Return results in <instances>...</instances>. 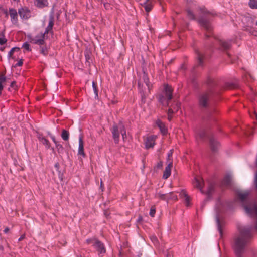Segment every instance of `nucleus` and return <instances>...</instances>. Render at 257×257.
Segmentation results:
<instances>
[{
  "label": "nucleus",
  "mask_w": 257,
  "mask_h": 257,
  "mask_svg": "<svg viewBox=\"0 0 257 257\" xmlns=\"http://www.w3.org/2000/svg\"><path fill=\"white\" fill-rule=\"evenodd\" d=\"M41 51V53L45 55L47 54L46 50L43 48H42Z\"/></svg>",
  "instance_id": "obj_38"
},
{
  "label": "nucleus",
  "mask_w": 257,
  "mask_h": 257,
  "mask_svg": "<svg viewBox=\"0 0 257 257\" xmlns=\"http://www.w3.org/2000/svg\"><path fill=\"white\" fill-rule=\"evenodd\" d=\"M145 83L146 84V85L149 87V85H148V80H147V78H145Z\"/></svg>",
  "instance_id": "obj_40"
},
{
  "label": "nucleus",
  "mask_w": 257,
  "mask_h": 257,
  "mask_svg": "<svg viewBox=\"0 0 257 257\" xmlns=\"http://www.w3.org/2000/svg\"><path fill=\"white\" fill-rule=\"evenodd\" d=\"M35 4L38 7L43 8L47 6L48 3L47 0H36Z\"/></svg>",
  "instance_id": "obj_19"
},
{
  "label": "nucleus",
  "mask_w": 257,
  "mask_h": 257,
  "mask_svg": "<svg viewBox=\"0 0 257 257\" xmlns=\"http://www.w3.org/2000/svg\"><path fill=\"white\" fill-rule=\"evenodd\" d=\"M104 6L106 9L108 10L111 8L110 5L108 3L104 4Z\"/></svg>",
  "instance_id": "obj_37"
},
{
  "label": "nucleus",
  "mask_w": 257,
  "mask_h": 257,
  "mask_svg": "<svg viewBox=\"0 0 257 257\" xmlns=\"http://www.w3.org/2000/svg\"><path fill=\"white\" fill-rule=\"evenodd\" d=\"M23 63V60L22 59H21L19 60L18 63L16 64L15 66H21L22 65Z\"/></svg>",
  "instance_id": "obj_34"
},
{
  "label": "nucleus",
  "mask_w": 257,
  "mask_h": 257,
  "mask_svg": "<svg viewBox=\"0 0 257 257\" xmlns=\"http://www.w3.org/2000/svg\"><path fill=\"white\" fill-rule=\"evenodd\" d=\"M172 152H171V151H170V152L168 154V160H169V161H168V162H169V161H172L171 160V159H170V157H172Z\"/></svg>",
  "instance_id": "obj_39"
},
{
  "label": "nucleus",
  "mask_w": 257,
  "mask_h": 257,
  "mask_svg": "<svg viewBox=\"0 0 257 257\" xmlns=\"http://www.w3.org/2000/svg\"><path fill=\"white\" fill-rule=\"evenodd\" d=\"M78 154L82 156L83 157H85V153L84 150V143L82 137H80L79 138V147Z\"/></svg>",
  "instance_id": "obj_9"
},
{
  "label": "nucleus",
  "mask_w": 257,
  "mask_h": 257,
  "mask_svg": "<svg viewBox=\"0 0 257 257\" xmlns=\"http://www.w3.org/2000/svg\"><path fill=\"white\" fill-rule=\"evenodd\" d=\"M138 85H139V87H140V84L139 83H138Z\"/></svg>",
  "instance_id": "obj_44"
},
{
  "label": "nucleus",
  "mask_w": 257,
  "mask_h": 257,
  "mask_svg": "<svg viewBox=\"0 0 257 257\" xmlns=\"http://www.w3.org/2000/svg\"><path fill=\"white\" fill-rule=\"evenodd\" d=\"M6 81V77L4 75L0 76V83L2 84Z\"/></svg>",
  "instance_id": "obj_33"
},
{
  "label": "nucleus",
  "mask_w": 257,
  "mask_h": 257,
  "mask_svg": "<svg viewBox=\"0 0 257 257\" xmlns=\"http://www.w3.org/2000/svg\"><path fill=\"white\" fill-rule=\"evenodd\" d=\"M210 193V190H209V191H208V193Z\"/></svg>",
  "instance_id": "obj_45"
},
{
  "label": "nucleus",
  "mask_w": 257,
  "mask_h": 257,
  "mask_svg": "<svg viewBox=\"0 0 257 257\" xmlns=\"http://www.w3.org/2000/svg\"><path fill=\"white\" fill-rule=\"evenodd\" d=\"M179 108H180V104L176 103V106L173 109L170 108L169 109L168 113V119L169 121H170L172 118L171 115L172 114H173L174 112L178 111Z\"/></svg>",
  "instance_id": "obj_14"
},
{
  "label": "nucleus",
  "mask_w": 257,
  "mask_h": 257,
  "mask_svg": "<svg viewBox=\"0 0 257 257\" xmlns=\"http://www.w3.org/2000/svg\"><path fill=\"white\" fill-rule=\"evenodd\" d=\"M254 187L255 190H257V171L256 172L254 176Z\"/></svg>",
  "instance_id": "obj_30"
},
{
  "label": "nucleus",
  "mask_w": 257,
  "mask_h": 257,
  "mask_svg": "<svg viewBox=\"0 0 257 257\" xmlns=\"http://www.w3.org/2000/svg\"><path fill=\"white\" fill-rule=\"evenodd\" d=\"M14 1H18V0H14Z\"/></svg>",
  "instance_id": "obj_46"
},
{
  "label": "nucleus",
  "mask_w": 257,
  "mask_h": 257,
  "mask_svg": "<svg viewBox=\"0 0 257 257\" xmlns=\"http://www.w3.org/2000/svg\"><path fill=\"white\" fill-rule=\"evenodd\" d=\"M112 133L115 143H118L120 133H121L123 139H124V138H126V131L124 125L121 123H119L116 125H114L112 131Z\"/></svg>",
  "instance_id": "obj_3"
},
{
  "label": "nucleus",
  "mask_w": 257,
  "mask_h": 257,
  "mask_svg": "<svg viewBox=\"0 0 257 257\" xmlns=\"http://www.w3.org/2000/svg\"><path fill=\"white\" fill-rule=\"evenodd\" d=\"M187 16L189 19H194V15L193 14V13L191 10H188L187 11Z\"/></svg>",
  "instance_id": "obj_28"
},
{
  "label": "nucleus",
  "mask_w": 257,
  "mask_h": 257,
  "mask_svg": "<svg viewBox=\"0 0 257 257\" xmlns=\"http://www.w3.org/2000/svg\"><path fill=\"white\" fill-rule=\"evenodd\" d=\"M216 222H217V223L218 230L220 232V235H222V229L221 228L219 218L218 217L216 218Z\"/></svg>",
  "instance_id": "obj_26"
},
{
  "label": "nucleus",
  "mask_w": 257,
  "mask_h": 257,
  "mask_svg": "<svg viewBox=\"0 0 257 257\" xmlns=\"http://www.w3.org/2000/svg\"><path fill=\"white\" fill-rule=\"evenodd\" d=\"M146 11L148 13L152 8V0H147L143 4Z\"/></svg>",
  "instance_id": "obj_17"
},
{
  "label": "nucleus",
  "mask_w": 257,
  "mask_h": 257,
  "mask_svg": "<svg viewBox=\"0 0 257 257\" xmlns=\"http://www.w3.org/2000/svg\"><path fill=\"white\" fill-rule=\"evenodd\" d=\"M7 42V39L5 38L3 35L0 36V44L3 45Z\"/></svg>",
  "instance_id": "obj_29"
},
{
  "label": "nucleus",
  "mask_w": 257,
  "mask_h": 257,
  "mask_svg": "<svg viewBox=\"0 0 257 257\" xmlns=\"http://www.w3.org/2000/svg\"><path fill=\"white\" fill-rule=\"evenodd\" d=\"M11 87L14 89L15 90L16 89V82L13 81L11 84Z\"/></svg>",
  "instance_id": "obj_36"
},
{
  "label": "nucleus",
  "mask_w": 257,
  "mask_h": 257,
  "mask_svg": "<svg viewBox=\"0 0 257 257\" xmlns=\"http://www.w3.org/2000/svg\"><path fill=\"white\" fill-rule=\"evenodd\" d=\"M20 17L23 19H28L31 15L30 10L27 8H22L18 11Z\"/></svg>",
  "instance_id": "obj_8"
},
{
  "label": "nucleus",
  "mask_w": 257,
  "mask_h": 257,
  "mask_svg": "<svg viewBox=\"0 0 257 257\" xmlns=\"http://www.w3.org/2000/svg\"><path fill=\"white\" fill-rule=\"evenodd\" d=\"M156 125L160 128L161 132L163 134L165 135L167 132V129L166 128L165 124L159 119H158L156 122Z\"/></svg>",
  "instance_id": "obj_12"
},
{
  "label": "nucleus",
  "mask_w": 257,
  "mask_h": 257,
  "mask_svg": "<svg viewBox=\"0 0 257 257\" xmlns=\"http://www.w3.org/2000/svg\"><path fill=\"white\" fill-rule=\"evenodd\" d=\"M50 137L57 147H62V145H60L58 143V142L56 140V139L54 136L50 135Z\"/></svg>",
  "instance_id": "obj_25"
},
{
  "label": "nucleus",
  "mask_w": 257,
  "mask_h": 257,
  "mask_svg": "<svg viewBox=\"0 0 257 257\" xmlns=\"http://www.w3.org/2000/svg\"><path fill=\"white\" fill-rule=\"evenodd\" d=\"M155 212H156V210H155V209L153 207H152L150 209V215L152 216V217H154V215L155 214Z\"/></svg>",
  "instance_id": "obj_31"
},
{
  "label": "nucleus",
  "mask_w": 257,
  "mask_h": 257,
  "mask_svg": "<svg viewBox=\"0 0 257 257\" xmlns=\"http://www.w3.org/2000/svg\"><path fill=\"white\" fill-rule=\"evenodd\" d=\"M249 195V193L247 191L241 192L239 194V196L241 200H244Z\"/></svg>",
  "instance_id": "obj_24"
},
{
  "label": "nucleus",
  "mask_w": 257,
  "mask_h": 257,
  "mask_svg": "<svg viewBox=\"0 0 257 257\" xmlns=\"http://www.w3.org/2000/svg\"><path fill=\"white\" fill-rule=\"evenodd\" d=\"M156 137V136H149L145 138L144 142L146 148L149 149L154 147Z\"/></svg>",
  "instance_id": "obj_5"
},
{
  "label": "nucleus",
  "mask_w": 257,
  "mask_h": 257,
  "mask_svg": "<svg viewBox=\"0 0 257 257\" xmlns=\"http://www.w3.org/2000/svg\"><path fill=\"white\" fill-rule=\"evenodd\" d=\"M247 242V238L243 234H241L239 236L235 239L233 247L237 255L243 251Z\"/></svg>",
  "instance_id": "obj_1"
},
{
  "label": "nucleus",
  "mask_w": 257,
  "mask_h": 257,
  "mask_svg": "<svg viewBox=\"0 0 257 257\" xmlns=\"http://www.w3.org/2000/svg\"><path fill=\"white\" fill-rule=\"evenodd\" d=\"M4 47H1L0 48V50L1 51H4Z\"/></svg>",
  "instance_id": "obj_42"
},
{
  "label": "nucleus",
  "mask_w": 257,
  "mask_h": 257,
  "mask_svg": "<svg viewBox=\"0 0 257 257\" xmlns=\"http://www.w3.org/2000/svg\"><path fill=\"white\" fill-rule=\"evenodd\" d=\"M249 6L251 9H257V0H249Z\"/></svg>",
  "instance_id": "obj_23"
},
{
  "label": "nucleus",
  "mask_w": 257,
  "mask_h": 257,
  "mask_svg": "<svg viewBox=\"0 0 257 257\" xmlns=\"http://www.w3.org/2000/svg\"><path fill=\"white\" fill-rule=\"evenodd\" d=\"M171 195L169 196V198L168 199H173L174 200H176L177 199V197L176 195H174L173 193H171Z\"/></svg>",
  "instance_id": "obj_32"
},
{
  "label": "nucleus",
  "mask_w": 257,
  "mask_h": 257,
  "mask_svg": "<svg viewBox=\"0 0 257 257\" xmlns=\"http://www.w3.org/2000/svg\"><path fill=\"white\" fill-rule=\"evenodd\" d=\"M246 213L250 216H257V206L253 204L245 207Z\"/></svg>",
  "instance_id": "obj_6"
},
{
  "label": "nucleus",
  "mask_w": 257,
  "mask_h": 257,
  "mask_svg": "<svg viewBox=\"0 0 257 257\" xmlns=\"http://www.w3.org/2000/svg\"><path fill=\"white\" fill-rule=\"evenodd\" d=\"M180 195L182 198L184 199L185 205L187 206L189 205L190 197L188 196L185 191H182L180 193Z\"/></svg>",
  "instance_id": "obj_15"
},
{
  "label": "nucleus",
  "mask_w": 257,
  "mask_h": 257,
  "mask_svg": "<svg viewBox=\"0 0 257 257\" xmlns=\"http://www.w3.org/2000/svg\"><path fill=\"white\" fill-rule=\"evenodd\" d=\"M93 245L97 249L99 254H104L105 252V248L104 245L97 240L92 241Z\"/></svg>",
  "instance_id": "obj_7"
},
{
  "label": "nucleus",
  "mask_w": 257,
  "mask_h": 257,
  "mask_svg": "<svg viewBox=\"0 0 257 257\" xmlns=\"http://www.w3.org/2000/svg\"><path fill=\"white\" fill-rule=\"evenodd\" d=\"M53 26V21L52 19L49 21L48 26H47L45 32L44 33H41L35 37L34 38H31L30 36H28V37L30 39V42L35 44L42 45L44 43V39L45 33H48L49 31L51 30Z\"/></svg>",
  "instance_id": "obj_2"
},
{
  "label": "nucleus",
  "mask_w": 257,
  "mask_h": 257,
  "mask_svg": "<svg viewBox=\"0 0 257 257\" xmlns=\"http://www.w3.org/2000/svg\"><path fill=\"white\" fill-rule=\"evenodd\" d=\"M163 95L159 97V101L163 105H168V101L172 98V89L168 85H164Z\"/></svg>",
  "instance_id": "obj_4"
},
{
  "label": "nucleus",
  "mask_w": 257,
  "mask_h": 257,
  "mask_svg": "<svg viewBox=\"0 0 257 257\" xmlns=\"http://www.w3.org/2000/svg\"><path fill=\"white\" fill-rule=\"evenodd\" d=\"M172 167V162L169 161L167 166L166 167L163 178L165 179H167L171 175V168Z\"/></svg>",
  "instance_id": "obj_10"
},
{
  "label": "nucleus",
  "mask_w": 257,
  "mask_h": 257,
  "mask_svg": "<svg viewBox=\"0 0 257 257\" xmlns=\"http://www.w3.org/2000/svg\"><path fill=\"white\" fill-rule=\"evenodd\" d=\"M61 137L64 140L67 141L69 139V132L65 130H63L62 132Z\"/></svg>",
  "instance_id": "obj_22"
},
{
  "label": "nucleus",
  "mask_w": 257,
  "mask_h": 257,
  "mask_svg": "<svg viewBox=\"0 0 257 257\" xmlns=\"http://www.w3.org/2000/svg\"><path fill=\"white\" fill-rule=\"evenodd\" d=\"M225 48H227L228 47V46H224Z\"/></svg>",
  "instance_id": "obj_43"
},
{
  "label": "nucleus",
  "mask_w": 257,
  "mask_h": 257,
  "mask_svg": "<svg viewBox=\"0 0 257 257\" xmlns=\"http://www.w3.org/2000/svg\"><path fill=\"white\" fill-rule=\"evenodd\" d=\"M207 96L206 95H203L200 98L199 102L200 104L202 106H205L207 102Z\"/></svg>",
  "instance_id": "obj_20"
},
{
  "label": "nucleus",
  "mask_w": 257,
  "mask_h": 257,
  "mask_svg": "<svg viewBox=\"0 0 257 257\" xmlns=\"http://www.w3.org/2000/svg\"><path fill=\"white\" fill-rule=\"evenodd\" d=\"M38 139L39 141L45 146L47 149H49L50 148V144L47 139L41 136H39Z\"/></svg>",
  "instance_id": "obj_16"
},
{
  "label": "nucleus",
  "mask_w": 257,
  "mask_h": 257,
  "mask_svg": "<svg viewBox=\"0 0 257 257\" xmlns=\"http://www.w3.org/2000/svg\"><path fill=\"white\" fill-rule=\"evenodd\" d=\"M18 51V52H19L20 51V48H18V47H14L10 51V52H9V54H8V58L9 59H10V58H12V59H14V58L13 57V53L15 52V51Z\"/></svg>",
  "instance_id": "obj_21"
},
{
  "label": "nucleus",
  "mask_w": 257,
  "mask_h": 257,
  "mask_svg": "<svg viewBox=\"0 0 257 257\" xmlns=\"http://www.w3.org/2000/svg\"><path fill=\"white\" fill-rule=\"evenodd\" d=\"M92 86H93V90H94L95 94H97V87H96V85L95 84V83L94 82H93V83H92Z\"/></svg>",
  "instance_id": "obj_35"
},
{
  "label": "nucleus",
  "mask_w": 257,
  "mask_h": 257,
  "mask_svg": "<svg viewBox=\"0 0 257 257\" xmlns=\"http://www.w3.org/2000/svg\"><path fill=\"white\" fill-rule=\"evenodd\" d=\"M171 195V193H168L166 194H162L160 192L157 193L156 194V197L162 200H168L169 198L170 195Z\"/></svg>",
  "instance_id": "obj_18"
},
{
  "label": "nucleus",
  "mask_w": 257,
  "mask_h": 257,
  "mask_svg": "<svg viewBox=\"0 0 257 257\" xmlns=\"http://www.w3.org/2000/svg\"><path fill=\"white\" fill-rule=\"evenodd\" d=\"M22 47L27 51H31L30 45L27 42L24 43L22 45Z\"/></svg>",
  "instance_id": "obj_27"
},
{
  "label": "nucleus",
  "mask_w": 257,
  "mask_h": 257,
  "mask_svg": "<svg viewBox=\"0 0 257 257\" xmlns=\"http://www.w3.org/2000/svg\"><path fill=\"white\" fill-rule=\"evenodd\" d=\"M203 183V181L201 177L195 178V180L193 182L194 186L199 189L201 191H202V186Z\"/></svg>",
  "instance_id": "obj_13"
},
{
  "label": "nucleus",
  "mask_w": 257,
  "mask_h": 257,
  "mask_svg": "<svg viewBox=\"0 0 257 257\" xmlns=\"http://www.w3.org/2000/svg\"><path fill=\"white\" fill-rule=\"evenodd\" d=\"M9 13L11 17V21L13 24H16L18 22V14L16 10L10 9Z\"/></svg>",
  "instance_id": "obj_11"
},
{
  "label": "nucleus",
  "mask_w": 257,
  "mask_h": 257,
  "mask_svg": "<svg viewBox=\"0 0 257 257\" xmlns=\"http://www.w3.org/2000/svg\"><path fill=\"white\" fill-rule=\"evenodd\" d=\"M9 228H5V230H4V232H5V233H7V232L9 231Z\"/></svg>",
  "instance_id": "obj_41"
}]
</instances>
